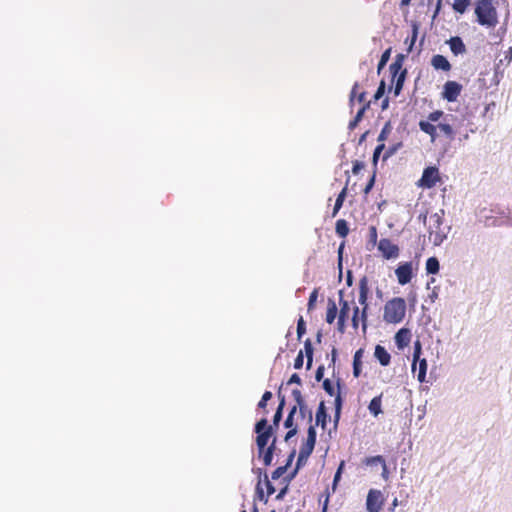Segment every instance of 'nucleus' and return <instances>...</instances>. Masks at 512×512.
I'll list each match as a JSON object with an SVG mask.
<instances>
[{
  "label": "nucleus",
  "mask_w": 512,
  "mask_h": 512,
  "mask_svg": "<svg viewBox=\"0 0 512 512\" xmlns=\"http://www.w3.org/2000/svg\"><path fill=\"white\" fill-rule=\"evenodd\" d=\"M444 113L441 110H435L428 114L427 121L421 120L419 122V128L424 133L428 134L431 141L434 142L437 134V128L446 136L447 139H454V130L452 126L447 122H441L437 126L433 122L439 121L443 117Z\"/></svg>",
  "instance_id": "1"
},
{
  "label": "nucleus",
  "mask_w": 512,
  "mask_h": 512,
  "mask_svg": "<svg viewBox=\"0 0 512 512\" xmlns=\"http://www.w3.org/2000/svg\"><path fill=\"white\" fill-rule=\"evenodd\" d=\"M369 291L368 279L364 276L359 280V303L362 305V310L360 311L357 306L353 308L352 326L355 329L358 328L360 321L362 322L363 330L367 327Z\"/></svg>",
  "instance_id": "2"
},
{
  "label": "nucleus",
  "mask_w": 512,
  "mask_h": 512,
  "mask_svg": "<svg viewBox=\"0 0 512 512\" xmlns=\"http://www.w3.org/2000/svg\"><path fill=\"white\" fill-rule=\"evenodd\" d=\"M477 22L486 27H495L498 23L496 6L487 0H478L475 7Z\"/></svg>",
  "instance_id": "3"
},
{
  "label": "nucleus",
  "mask_w": 512,
  "mask_h": 512,
  "mask_svg": "<svg viewBox=\"0 0 512 512\" xmlns=\"http://www.w3.org/2000/svg\"><path fill=\"white\" fill-rule=\"evenodd\" d=\"M315 444H316V430L313 425H310V427L308 428V431H307L306 441L300 447V451H299L297 462H296V467L291 472V474L288 476V481L293 479L295 477V475L297 474L298 470L300 469V467L306 464L308 458L310 457V455L312 454V452L314 450Z\"/></svg>",
  "instance_id": "4"
},
{
  "label": "nucleus",
  "mask_w": 512,
  "mask_h": 512,
  "mask_svg": "<svg viewBox=\"0 0 512 512\" xmlns=\"http://www.w3.org/2000/svg\"><path fill=\"white\" fill-rule=\"evenodd\" d=\"M406 314V302L401 297L387 301L384 306L383 319L387 323H400Z\"/></svg>",
  "instance_id": "5"
},
{
  "label": "nucleus",
  "mask_w": 512,
  "mask_h": 512,
  "mask_svg": "<svg viewBox=\"0 0 512 512\" xmlns=\"http://www.w3.org/2000/svg\"><path fill=\"white\" fill-rule=\"evenodd\" d=\"M406 58V55L404 54H397L395 57L394 62L389 66V71L392 75V82L395 83L394 86V95L398 96L403 88L406 75H407V69L403 68V63Z\"/></svg>",
  "instance_id": "6"
},
{
  "label": "nucleus",
  "mask_w": 512,
  "mask_h": 512,
  "mask_svg": "<svg viewBox=\"0 0 512 512\" xmlns=\"http://www.w3.org/2000/svg\"><path fill=\"white\" fill-rule=\"evenodd\" d=\"M254 431L257 434L256 445L258 448V456L261 457L264 448L268 447V442L273 436V427L268 426V421L264 417L255 424Z\"/></svg>",
  "instance_id": "7"
},
{
  "label": "nucleus",
  "mask_w": 512,
  "mask_h": 512,
  "mask_svg": "<svg viewBox=\"0 0 512 512\" xmlns=\"http://www.w3.org/2000/svg\"><path fill=\"white\" fill-rule=\"evenodd\" d=\"M440 181L441 177L438 168L435 166H429L424 169L417 185L424 189H431Z\"/></svg>",
  "instance_id": "8"
},
{
  "label": "nucleus",
  "mask_w": 512,
  "mask_h": 512,
  "mask_svg": "<svg viewBox=\"0 0 512 512\" xmlns=\"http://www.w3.org/2000/svg\"><path fill=\"white\" fill-rule=\"evenodd\" d=\"M378 250L381 252L382 256L389 259H396L399 256L400 249L398 245L394 244L388 238H382L378 243Z\"/></svg>",
  "instance_id": "9"
},
{
  "label": "nucleus",
  "mask_w": 512,
  "mask_h": 512,
  "mask_svg": "<svg viewBox=\"0 0 512 512\" xmlns=\"http://www.w3.org/2000/svg\"><path fill=\"white\" fill-rule=\"evenodd\" d=\"M383 505L382 493L379 490L371 489L368 492L366 507L369 512H379Z\"/></svg>",
  "instance_id": "10"
},
{
  "label": "nucleus",
  "mask_w": 512,
  "mask_h": 512,
  "mask_svg": "<svg viewBox=\"0 0 512 512\" xmlns=\"http://www.w3.org/2000/svg\"><path fill=\"white\" fill-rule=\"evenodd\" d=\"M398 283L405 285L409 283L413 277V265L412 262L401 263L395 270Z\"/></svg>",
  "instance_id": "11"
},
{
  "label": "nucleus",
  "mask_w": 512,
  "mask_h": 512,
  "mask_svg": "<svg viewBox=\"0 0 512 512\" xmlns=\"http://www.w3.org/2000/svg\"><path fill=\"white\" fill-rule=\"evenodd\" d=\"M462 90V86L456 81H447L444 85L443 98L449 102L457 100Z\"/></svg>",
  "instance_id": "12"
},
{
  "label": "nucleus",
  "mask_w": 512,
  "mask_h": 512,
  "mask_svg": "<svg viewBox=\"0 0 512 512\" xmlns=\"http://www.w3.org/2000/svg\"><path fill=\"white\" fill-rule=\"evenodd\" d=\"M292 397L294 398L297 409H299V413L302 417L308 416L309 421H312V412L308 409L305 400L302 396V393L299 389L292 390Z\"/></svg>",
  "instance_id": "13"
},
{
  "label": "nucleus",
  "mask_w": 512,
  "mask_h": 512,
  "mask_svg": "<svg viewBox=\"0 0 512 512\" xmlns=\"http://www.w3.org/2000/svg\"><path fill=\"white\" fill-rule=\"evenodd\" d=\"M411 341V332L407 328H401L395 335L397 348L402 350L409 345Z\"/></svg>",
  "instance_id": "14"
},
{
  "label": "nucleus",
  "mask_w": 512,
  "mask_h": 512,
  "mask_svg": "<svg viewBox=\"0 0 512 512\" xmlns=\"http://www.w3.org/2000/svg\"><path fill=\"white\" fill-rule=\"evenodd\" d=\"M355 100L362 105L368 102L366 101V92L360 91V85L358 82L354 83L350 92L349 104L351 107L354 105Z\"/></svg>",
  "instance_id": "15"
},
{
  "label": "nucleus",
  "mask_w": 512,
  "mask_h": 512,
  "mask_svg": "<svg viewBox=\"0 0 512 512\" xmlns=\"http://www.w3.org/2000/svg\"><path fill=\"white\" fill-rule=\"evenodd\" d=\"M419 33V26L416 22H413L411 25V34L406 37L404 40V44L406 45V52L407 54L411 53L413 51L414 45L417 41Z\"/></svg>",
  "instance_id": "16"
},
{
  "label": "nucleus",
  "mask_w": 512,
  "mask_h": 512,
  "mask_svg": "<svg viewBox=\"0 0 512 512\" xmlns=\"http://www.w3.org/2000/svg\"><path fill=\"white\" fill-rule=\"evenodd\" d=\"M431 65L436 70H442L448 72L451 70V64L443 55H434L431 59Z\"/></svg>",
  "instance_id": "17"
},
{
  "label": "nucleus",
  "mask_w": 512,
  "mask_h": 512,
  "mask_svg": "<svg viewBox=\"0 0 512 512\" xmlns=\"http://www.w3.org/2000/svg\"><path fill=\"white\" fill-rule=\"evenodd\" d=\"M448 44L450 46L451 52L454 55L466 53V46H465L463 40L459 36L451 37L448 40Z\"/></svg>",
  "instance_id": "18"
},
{
  "label": "nucleus",
  "mask_w": 512,
  "mask_h": 512,
  "mask_svg": "<svg viewBox=\"0 0 512 512\" xmlns=\"http://www.w3.org/2000/svg\"><path fill=\"white\" fill-rule=\"evenodd\" d=\"M374 356L382 366H388L391 361V355L382 345H376Z\"/></svg>",
  "instance_id": "19"
},
{
  "label": "nucleus",
  "mask_w": 512,
  "mask_h": 512,
  "mask_svg": "<svg viewBox=\"0 0 512 512\" xmlns=\"http://www.w3.org/2000/svg\"><path fill=\"white\" fill-rule=\"evenodd\" d=\"M276 449V437H273L272 442L267 448H264V452H262V460L265 466H269L272 463L273 455Z\"/></svg>",
  "instance_id": "20"
},
{
  "label": "nucleus",
  "mask_w": 512,
  "mask_h": 512,
  "mask_svg": "<svg viewBox=\"0 0 512 512\" xmlns=\"http://www.w3.org/2000/svg\"><path fill=\"white\" fill-rule=\"evenodd\" d=\"M327 417L328 415L326 412L325 404L323 401H321L316 412L315 424L317 426L320 425L323 429H325L327 425Z\"/></svg>",
  "instance_id": "21"
},
{
  "label": "nucleus",
  "mask_w": 512,
  "mask_h": 512,
  "mask_svg": "<svg viewBox=\"0 0 512 512\" xmlns=\"http://www.w3.org/2000/svg\"><path fill=\"white\" fill-rule=\"evenodd\" d=\"M337 313L338 307L336 305V302L333 299L329 298L327 301L326 322L328 324H332L337 317Z\"/></svg>",
  "instance_id": "22"
},
{
  "label": "nucleus",
  "mask_w": 512,
  "mask_h": 512,
  "mask_svg": "<svg viewBox=\"0 0 512 512\" xmlns=\"http://www.w3.org/2000/svg\"><path fill=\"white\" fill-rule=\"evenodd\" d=\"M278 396H279L280 401H279V405H278L276 412L274 414V417H273V424L271 425L272 427H278V425L282 419L283 409L285 406V397L281 396L280 393L278 394Z\"/></svg>",
  "instance_id": "23"
},
{
  "label": "nucleus",
  "mask_w": 512,
  "mask_h": 512,
  "mask_svg": "<svg viewBox=\"0 0 512 512\" xmlns=\"http://www.w3.org/2000/svg\"><path fill=\"white\" fill-rule=\"evenodd\" d=\"M381 405H382V396L379 395V396L372 398V400L369 403L368 409L371 414H373L374 416H378L380 413H382Z\"/></svg>",
  "instance_id": "24"
},
{
  "label": "nucleus",
  "mask_w": 512,
  "mask_h": 512,
  "mask_svg": "<svg viewBox=\"0 0 512 512\" xmlns=\"http://www.w3.org/2000/svg\"><path fill=\"white\" fill-rule=\"evenodd\" d=\"M346 195H347V187L345 186L341 192L338 194L337 198H336V201H335V204H334V208H333V212H332V217H336V215L338 214L339 210L342 208L343 206V203H344V200L346 198Z\"/></svg>",
  "instance_id": "25"
},
{
  "label": "nucleus",
  "mask_w": 512,
  "mask_h": 512,
  "mask_svg": "<svg viewBox=\"0 0 512 512\" xmlns=\"http://www.w3.org/2000/svg\"><path fill=\"white\" fill-rule=\"evenodd\" d=\"M363 356V350L362 349H358L355 354H354V358H353V375L355 377H359L360 373H361V358Z\"/></svg>",
  "instance_id": "26"
},
{
  "label": "nucleus",
  "mask_w": 512,
  "mask_h": 512,
  "mask_svg": "<svg viewBox=\"0 0 512 512\" xmlns=\"http://www.w3.org/2000/svg\"><path fill=\"white\" fill-rule=\"evenodd\" d=\"M376 463H380L382 465L383 476L385 477L386 474H387V465H386V461L383 458V456L377 455V456L367 457L364 460V464H366V465H373V464H376Z\"/></svg>",
  "instance_id": "27"
},
{
  "label": "nucleus",
  "mask_w": 512,
  "mask_h": 512,
  "mask_svg": "<svg viewBox=\"0 0 512 512\" xmlns=\"http://www.w3.org/2000/svg\"><path fill=\"white\" fill-rule=\"evenodd\" d=\"M335 231L340 237L345 238L349 233V227H348L346 220H344V219L337 220L336 225H335Z\"/></svg>",
  "instance_id": "28"
},
{
  "label": "nucleus",
  "mask_w": 512,
  "mask_h": 512,
  "mask_svg": "<svg viewBox=\"0 0 512 512\" xmlns=\"http://www.w3.org/2000/svg\"><path fill=\"white\" fill-rule=\"evenodd\" d=\"M440 265L436 257H430L426 261V271L428 274H436L439 272Z\"/></svg>",
  "instance_id": "29"
},
{
  "label": "nucleus",
  "mask_w": 512,
  "mask_h": 512,
  "mask_svg": "<svg viewBox=\"0 0 512 512\" xmlns=\"http://www.w3.org/2000/svg\"><path fill=\"white\" fill-rule=\"evenodd\" d=\"M304 350L307 358V369H310L313 361V346L310 339L304 341Z\"/></svg>",
  "instance_id": "30"
},
{
  "label": "nucleus",
  "mask_w": 512,
  "mask_h": 512,
  "mask_svg": "<svg viewBox=\"0 0 512 512\" xmlns=\"http://www.w3.org/2000/svg\"><path fill=\"white\" fill-rule=\"evenodd\" d=\"M340 310L338 318L347 319L350 311V306L348 301L342 298V292H340V300H339Z\"/></svg>",
  "instance_id": "31"
},
{
  "label": "nucleus",
  "mask_w": 512,
  "mask_h": 512,
  "mask_svg": "<svg viewBox=\"0 0 512 512\" xmlns=\"http://www.w3.org/2000/svg\"><path fill=\"white\" fill-rule=\"evenodd\" d=\"M470 4L471 0H454L452 7L455 12L463 14L466 12Z\"/></svg>",
  "instance_id": "32"
},
{
  "label": "nucleus",
  "mask_w": 512,
  "mask_h": 512,
  "mask_svg": "<svg viewBox=\"0 0 512 512\" xmlns=\"http://www.w3.org/2000/svg\"><path fill=\"white\" fill-rule=\"evenodd\" d=\"M259 476H261V469H258ZM256 497L258 500L267 503L268 502V496L264 494V489L262 487V480L261 477H259V480L256 485L255 489Z\"/></svg>",
  "instance_id": "33"
},
{
  "label": "nucleus",
  "mask_w": 512,
  "mask_h": 512,
  "mask_svg": "<svg viewBox=\"0 0 512 512\" xmlns=\"http://www.w3.org/2000/svg\"><path fill=\"white\" fill-rule=\"evenodd\" d=\"M391 131H392L391 123L390 122H386L385 125L383 126L379 136H378V139H377L378 142L379 143H384V141L390 135Z\"/></svg>",
  "instance_id": "34"
},
{
  "label": "nucleus",
  "mask_w": 512,
  "mask_h": 512,
  "mask_svg": "<svg viewBox=\"0 0 512 512\" xmlns=\"http://www.w3.org/2000/svg\"><path fill=\"white\" fill-rule=\"evenodd\" d=\"M390 55H391V48L386 49L382 53L380 61L378 63V67H377L378 73H380L381 70L386 66L387 62L390 59Z\"/></svg>",
  "instance_id": "35"
},
{
  "label": "nucleus",
  "mask_w": 512,
  "mask_h": 512,
  "mask_svg": "<svg viewBox=\"0 0 512 512\" xmlns=\"http://www.w3.org/2000/svg\"><path fill=\"white\" fill-rule=\"evenodd\" d=\"M401 147H402V142H397V143L389 146L384 153L383 159L386 160L389 157L393 156Z\"/></svg>",
  "instance_id": "36"
},
{
  "label": "nucleus",
  "mask_w": 512,
  "mask_h": 512,
  "mask_svg": "<svg viewBox=\"0 0 512 512\" xmlns=\"http://www.w3.org/2000/svg\"><path fill=\"white\" fill-rule=\"evenodd\" d=\"M426 372H427V362L425 359H421V360H419V371H418V380L420 382L425 381Z\"/></svg>",
  "instance_id": "37"
},
{
  "label": "nucleus",
  "mask_w": 512,
  "mask_h": 512,
  "mask_svg": "<svg viewBox=\"0 0 512 512\" xmlns=\"http://www.w3.org/2000/svg\"><path fill=\"white\" fill-rule=\"evenodd\" d=\"M306 333V324L302 316L297 321V338L301 340L303 335Z\"/></svg>",
  "instance_id": "38"
},
{
  "label": "nucleus",
  "mask_w": 512,
  "mask_h": 512,
  "mask_svg": "<svg viewBox=\"0 0 512 512\" xmlns=\"http://www.w3.org/2000/svg\"><path fill=\"white\" fill-rule=\"evenodd\" d=\"M297 412V406H293L284 422V426L286 428H293L295 427L294 426V423H293V420H294V415L295 413Z\"/></svg>",
  "instance_id": "39"
},
{
  "label": "nucleus",
  "mask_w": 512,
  "mask_h": 512,
  "mask_svg": "<svg viewBox=\"0 0 512 512\" xmlns=\"http://www.w3.org/2000/svg\"><path fill=\"white\" fill-rule=\"evenodd\" d=\"M421 354V344L419 341L415 342L414 345V352H413V364L412 369H415L416 362L419 360Z\"/></svg>",
  "instance_id": "40"
},
{
  "label": "nucleus",
  "mask_w": 512,
  "mask_h": 512,
  "mask_svg": "<svg viewBox=\"0 0 512 512\" xmlns=\"http://www.w3.org/2000/svg\"><path fill=\"white\" fill-rule=\"evenodd\" d=\"M317 298H318V290L317 289H314L310 296H309V299H308V304H307V308H308V311L310 310H313L314 307H315V303L317 301Z\"/></svg>",
  "instance_id": "41"
},
{
  "label": "nucleus",
  "mask_w": 512,
  "mask_h": 512,
  "mask_svg": "<svg viewBox=\"0 0 512 512\" xmlns=\"http://www.w3.org/2000/svg\"><path fill=\"white\" fill-rule=\"evenodd\" d=\"M287 471V465H283V466H279L277 467L273 472H272V475H271V478L273 480H277L278 478H280L281 476H283Z\"/></svg>",
  "instance_id": "42"
},
{
  "label": "nucleus",
  "mask_w": 512,
  "mask_h": 512,
  "mask_svg": "<svg viewBox=\"0 0 512 512\" xmlns=\"http://www.w3.org/2000/svg\"><path fill=\"white\" fill-rule=\"evenodd\" d=\"M323 389L325 390V392L327 394H329L330 396H334L336 395L337 393H335V389H334V386L332 384V382L330 381V379H325L323 381Z\"/></svg>",
  "instance_id": "43"
},
{
  "label": "nucleus",
  "mask_w": 512,
  "mask_h": 512,
  "mask_svg": "<svg viewBox=\"0 0 512 512\" xmlns=\"http://www.w3.org/2000/svg\"><path fill=\"white\" fill-rule=\"evenodd\" d=\"M344 465H345L344 461H341V463H340V465H339V467H338V469H337V471H336V473H335V475H334V479H333V490H335V489H336L337 483H338V481H339V480H340V478H341V474H342V471H343Z\"/></svg>",
  "instance_id": "44"
},
{
  "label": "nucleus",
  "mask_w": 512,
  "mask_h": 512,
  "mask_svg": "<svg viewBox=\"0 0 512 512\" xmlns=\"http://www.w3.org/2000/svg\"><path fill=\"white\" fill-rule=\"evenodd\" d=\"M370 107V101H368L367 103H364L360 108L359 110L357 111L356 115H355V118H356V121H361L366 110L369 109Z\"/></svg>",
  "instance_id": "45"
},
{
  "label": "nucleus",
  "mask_w": 512,
  "mask_h": 512,
  "mask_svg": "<svg viewBox=\"0 0 512 512\" xmlns=\"http://www.w3.org/2000/svg\"><path fill=\"white\" fill-rule=\"evenodd\" d=\"M335 396H336L335 397V415H336V418H338L340 415L341 407H342V399H341V395H340L339 391L337 392V394Z\"/></svg>",
  "instance_id": "46"
},
{
  "label": "nucleus",
  "mask_w": 512,
  "mask_h": 512,
  "mask_svg": "<svg viewBox=\"0 0 512 512\" xmlns=\"http://www.w3.org/2000/svg\"><path fill=\"white\" fill-rule=\"evenodd\" d=\"M264 482L267 489V496L275 493V487L272 485V483L269 481L267 474H264Z\"/></svg>",
  "instance_id": "47"
},
{
  "label": "nucleus",
  "mask_w": 512,
  "mask_h": 512,
  "mask_svg": "<svg viewBox=\"0 0 512 512\" xmlns=\"http://www.w3.org/2000/svg\"><path fill=\"white\" fill-rule=\"evenodd\" d=\"M303 363H304V355H303V352L300 351L297 355V357L295 358L294 360V368L295 369H300L302 368L303 366Z\"/></svg>",
  "instance_id": "48"
},
{
  "label": "nucleus",
  "mask_w": 512,
  "mask_h": 512,
  "mask_svg": "<svg viewBox=\"0 0 512 512\" xmlns=\"http://www.w3.org/2000/svg\"><path fill=\"white\" fill-rule=\"evenodd\" d=\"M385 149V144L384 143H379L375 150H374V153H373V160L374 162H376L380 156V153Z\"/></svg>",
  "instance_id": "49"
},
{
  "label": "nucleus",
  "mask_w": 512,
  "mask_h": 512,
  "mask_svg": "<svg viewBox=\"0 0 512 512\" xmlns=\"http://www.w3.org/2000/svg\"><path fill=\"white\" fill-rule=\"evenodd\" d=\"M384 92H385V83H384V81H381V83L374 95V99L375 100L380 99L383 96Z\"/></svg>",
  "instance_id": "50"
},
{
  "label": "nucleus",
  "mask_w": 512,
  "mask_h": 512,
  "mask_svg": "<svg viewBox=\"0 0 512 512\" xmlns=\"http://www.w3.org/2000/svg\"><path fill=\"white\" fill-rule=\"evenodd\" d=\"M364 168V164L360 161L353 162L352 172L358 174Z\"/></svg>",
  "instance_id": "51"
},
{
  "label": "nucleus",
  "mask_w": 512,
  "mask_h": 512,
  "mask_svg": "<svg viewBox=\"0 0 512 512\" xmlns=\"http://www.w3.org/2000/svg\"><path fill=\"white\" fill-rule=\"evenodd\" d=\"M346 321H347V319L338 318L337 329H338L339 332L343 333L345 331Z\"/></svg>",
  "instance_id": "52"
},
{
  "label": "nucleus",
  "mask_w": 512,
  "mask_h": 512,
  "mask_svg": "<svg viewBox=\"0 0 512 512\" xmlns=\"http://www.w3.org/2000/svg\"><path fill=\"white\" fill-rule=\"evenodd\" d=\"M297 434V427L290 428L289 431L286 433L284 440L288 441L292 437H294Z\"/></svg>",
  "instance_id": "53"
},
{
  "label": "nucleus",
  "mask_w": 512,
  "mask_h": 512,
  "mask_svg": "<svg viewBox=\"0 0 512 512\" xmlns=\"http://www.w3.org/2000/svg\"><path fill=\"white\" fill-rule=\"evenodd\" d=\"M292 383H296L298 385H301V378L299 377L298 374L294 373L291 375L289 381H288V384H292Z\"/></svg>",
  "instance_id": "54"
},
{
  "label": "nucleus",
  "mask_w": 512,
  "mask_h": 512,
  "mask_svg": "<svg viewBox=\"0 0 512 512\" xmlns=\"http://www.w3.org/2000/svg\"><path fill=\"white\" fill-rule=\"evenodd\" d=\"M324 375V366H319L316 370L315 378L317 381H320Z\"/></svg>",
  "instance_id": "55"
},
{
  "label": "nucleus",
  "mask_w": 512,
  "mask_h": 512,
  "mask_svg": "<svg viewBox=\"0 0 512 512\" xmlns=\"http://www.w3.org/2000/svg\"><path fill=\"white\" fill-rule=\"evenodd\" d=\"M374 179H375L374 176H372V178L367 183L366 187L364 188L365 194H368L370 192V190L372 189V187L374 185Z\"/></svg>",
  "instance_id": "56"
},
{
  "label": "nucleus",
  "mask_w": 512,
  "mask_h": 512,
  "mask_svg": "<svg viewBox=\"0 0 512 512\" xmlns=\"http://www.w3.org/2000/svg\"><path fill=\"white\" fill-rule=\"evenodd\" d=\"M287 490H288V485H286L284 488H282V489L279 491V493L276 495V499H277V500L282 499V498L284 497V495L286 494Z\"/></svg>",
  "instance_id": "57"
},
{
  "label": "nucleus",
  "mask_w": 512,
  "mask_h": 512,
  "mask_svg": "<svg viewBox=\"0 0 512 512\" xmlns=\"http://www.w3.org/2000/svg\"><path fill=\"white\" fill-rule=\"evenodd\" d=\"M295 454H296V451H295V450H293V451L289 454V456H288V458H287V462H286V464H285V465H287V468L291 465V463H292V461H293V459H294V457H295Z\"/></svg>",
  "instance_id": "58"
},
{
  "label": "nucleus",
  "mask_w": 512,
  "mask_h": 512,
  "mask_svg": "<svg viewBox=\"0 0 512 512\" xmlns=\"http://www.w3.org/2000/svg\"><path fill=\"white\" fill-rule=\"evenodd\" d=\"M343 249H344V243H341V245L339 246V249H338V259H339V266L340 267H341V263H342Z\"/></svg>",
  "instance_id": "59"
},
{
  "label": "nucleus",
  "mask_w": 512,
  "mask_h": 512,
  "mask_svg": "<svg viewBox=\"0 0 512 512\" xmlns=\"http://www.w3.org/2000/svg\"><path fill=\"white\" fill-rule=\"evenodd\" d=\"M272 398V392L271 391H265L262 395V400L268 402Z\"/></svg>",
  "instance_id": "60"
},
{
  "label": "nucleus",
  "mask_w": 512,
  "mask_h": 512,
  "mask_svg": "<svg viewBox=\"0 0 512 512\" xmlns=\"http://www.w3.org/2000/svg\"><path fill=\"white\" fill-rule=\"evenodd\" d=\"M359 122H360V121H356V118L354 117V119H353V120H351V121H350V123H349V126H348V127H349V129H350V130H354V129L357 127V125H358V123H359Z\"/></svg>",
  "instance_id": "61"
},
{
  "label": "nucleus",
  "mask_w": 512,
  "mask_h": 512,
  "mask_svg": "<svg viewBox=\"0 0 512 512\" xmlns=\"http://www.w3.org/2000/svg\"><path fill=\"white\" fill-rule=\"evenodd\" d=\"M267 406V402L263 401L262 399L258 403V408L265 409Z\"/></svg>",
  "instance_id": "62"
},
{
  "label": "nucleus",
  "mask_w": 512,
  "mask_h": 512,
  "mask_svg": "<svg viewBox=\"0 0 512 512\" xmlns=\"http://www.w3.org/2000/svg\"><path fill=\"white\" fill-rule=\"evenodd\" d=\"M442 240H443V237L438 235V234H436V237L434 239V243L435 244H439L440 242H442Z\"/></svg>",
  "instance_id": "63"
},
{
  "label": "nucleus",
  "mask_w": 512,
  "mask_h": 512,
  "mask_svg": "<svg viewBox=\"0 0 512 512\" xmlns=\"http://www.w3.org/2000/svg\"><path fill=\"white\" fill-rule=\"evenodd\" d=\"M388 107V99H384L383 103H382V109H386Z\"/></svg>",
  "instance_id": "64"
}]
</instances>
